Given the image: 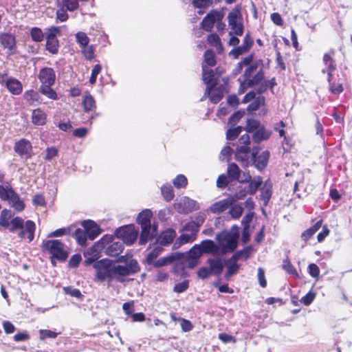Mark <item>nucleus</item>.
I'll return each mask as SVG.
<instances>
[{
    "mask_svg": "<svg viewBox=\"0 0 352 352\" xmlns=\"http://www.w3.org/2000/svg\"><path fill=\"white\" fill-rule=\"evenodd\" d=\"M38 333L41 340H45L47 338L54 339L60 333V332H55L50 329H40Z\"/></svg>",
    "mask_w": 352,
    "mask_h": 352,
    "instance_id": "nucleus-53",
    "label": "nucleus"
},
{
    "mask_svg": "<svg viewBox=\"0 0 352 352\" xmlns=\"http://www.w3.org/2000/svg\"><path fill=\"white\" fill-rule=\"evenodd\" d=\"M176 236V232L171 228H168L162 232L159 236V243L162 245L170 244Z\"/></svg>",
    "mask_w": 352,
    "mask_h": 352,
    "instance_id": "nucleus-30",
    "label": "nucleus"
},
{
    "mask_svg": "<svg viewBox=\"0 0 352 352\" xmlns=\"http://www.w3.org/2000/svg\"><path fill=\"white\" fill-rule=\"evenodd\" d=\"M243 127L239 126L234 128L228 129L226 131V138L228 140H234L243 131Z\"/></svg>",
    "mask_w": 352,
    "mask_h": 352,
    "instance_id": "nucleus-52",
    "label": "nucleus"
},
{
    "mask_svg": "<svg viewBox=\"0 0 352 352\" xmlns=\"http://www.w3.org/2000/svg\"><path fill=\"white\" fill-rule=\"evenodd\" d=\"M322 220L320 219L309 228L305 230L300 236L301 239L305 243L307 242L322 227Z\"/></svg>",
    "mask_w": 352,
    "mask_h": 352,
    "instance_id": "nucleus-33",
    "label": "nucleus"
},
{
    "mask_svg": "<svg viewBox=\"0 0 352 352\" xmlns=\"http://www.w3.org/2000/svg\"><path fill=\"white\" fill-rule=\"evenodd\" d=\"M265 104V97L262 96H259L257 98H254V100L249 104L247 107V110L250 112L256 111L261 106L264 105Z\"/></svg>",
    "mask_w": 352,
    "mask_h": 352,
    "instance_id": "nucleus-48",
    "label": "nucleus"
},
{
    "mask_svg": "<svg viewBox=\"0 0 352 352\" xmlns=\"http://www.w3.org/2000/svg\"><path fill=\"white\" fill-rule=\"evenodd\" d=\"M53 85H41L39 91L41 94L52 100H57L58 95L56 92L51 87Z\"/></svg>",
    "mask_w": 352,
    "mask_h": 352,
    "instance_id": "nucleus-42",
    "label": "nucleus"
},
{
    "mask_svg": "<svg viewBox=\"0 0 352 352\" xmlns=\"http://www.w3.org/2000/svg\"><path fill=\"white\" fill-rule=\"evenodd\" d=\"M173 183L177 188H186L188 185V179L185 175L180 174L176 176Z\"/></svg>",
    "mask_w": 352,
    "mask_h": 352,
    "instance_id": "nucleus-55",
    "label": "nucleus"
},
{
    "mask_svg": "<svg viewBox=\"0 0 352 352\" xmlns=\"http://www.w3.org/2000/svg\"><path fill=\"white\" fill-rule=\"evenodd\" d=\"M254 54H251L242 58L240 63L243 65L248 66L243 73V80L241 82L239 94L244 93L245 90L253 87L259 84L265 78L263 69V61L258 59L252 63Z\"/></svg>",
    "mask_w": 352,
    "mask_h": 352,
    "instance_id": "nucleus-2",
    "label": "nucleus"
},
{
    "mask_svg": "<svg viewBox=\"0 0 352 352\" xmlns=\"http://www.w3.org/2000/svg\"><path fill=\"white\" fill-rule=\"evenodd\" d=\"M223 14L217 10H210L202 19L201 28L206 32L212 31L216 21H221Z\"/></svg>",
    "mask_w": 352,
    "mask_h": 352,
    "instance_id": "nucleus-14",
    "label": "nucleus"
},
{
    "mask_svg": "<svg viewBox=\"0 0 352 352\" xmlns=\"http://www.w3.org/2000/svg\"><path fill=\"white\" fill-rule=\"evenodd\" d=\"M283 269L287 272L288 274L294 276L295 277H298V273L296 270L295 267L293 265L292 262L289 258H285L283 261Z\"/></svg>",
    "mask_w": 352,
    "mask_h": 352,
    "instance_id": "nucleus-50",
    "label": "nucleus"
},
{
    "mask_svg": "<svg viewBox=\"0 0 352 352\" xmlns=\"http://www.w3.org/2000/svg\"><path fill=\"white\" fill-rule=\"evenodd\" d=\"M41 249L43 252H47L51 255V263L56 265L54 260L65 262L68 256L69 252L65 245L58 239H50L43 241L41 244Z\"/></svg>",
    "mask_w": 352,
    "mask_h": 352,
    "instance_id": "nucleus-3",
    "label": "nucleus"
},
{
    "mask_svg": "<svg viewBox=\"0 0 352 352\" xmlns=\"http://www.w3.org/2000/svg\"><path fill=\"white\" fill-rule=\"evenodd\" d=\"M124 246L120 242H113L107 248V253L111 256H116L122 252Z\"/></svg>",
    "mask_w": 352,
    "mask_h": 352,
    "instance_id": "nucleus-38",
    "label": "nucleus"
},
{
    "mask_svg": "<svg viewBox=\"0 0 352 352\" xmlns=\"http://www.w3.org/2000/svg\"><path fill=\"white\" fill-rule=\"evenodd\" d=\"M250 138L248 133L243 135L239 139V145L235 152V159L241 163L243 167H248L250 165V160L255 158V153L251 152Z\"/></svg>",
    "mask_w": 352,
    "mask_h": 352,
    "instance_id": "nucleus-5",
    "label": "nucleus"
},
{
    "mask_svg": "<svg viewBox=\"0 0 352 352\" xmlns=\"http://www.w3.org/2000/svg\"><path fill=\"white\" fill-rule=\"evenodd\" d=\"M74 236L77 241V243L80 246H85L87 240L88 239L86 232L80 228H77L74 234Z\"/></svg>",
    "mask_w": 352,
    "mask_h": 352,
    "instance_id": "nucleus-47",
    "label": "nucleus"
},
{
    "mask_svg": "<svg viewBox=\"0 0 352 352\" xmlns=\"http://www.w3.org/2000/svg\"><path fill=\"white\" fill-rule=\"evenodd\" d=\"M75 38L76 43L79 45L80 48L86 47L87 45H89L90 39L85 32H78L75 34Z\"/></svg>",
    "mask_w": 352,
    "mask_h": 352,
    "instance_id": "nucleus-49",
    "label": "nucleus"
},
{
    "mask_svg": "<svg viewBox=\"0 0 352 352\" xmlns=\"http://www.w3.org/2000/svg\"><path fill=\"white\" fill-rule=\"evenodd\" d=\"M228 25L231 29L229 34H232L236 36H241L244 32L243 24V16L241 14V8L236 6L228 15Z\"/></svg>",
    "mask_w": 352,
    "mask_h": 352,
    "instance_id": "nucleus-8",
    "label": "nucleus"
},
{
    "mask_svg": "<svg viewBox=\"0 0 352 352\" xmlns=\"http://www.w3.org/2000/svg\"><path fill=\"white\" fill-rule=\"evenodd\" d=\"M19 230V237L22 240H27L28 243L32 242L34 239L36 224L32 220H24L20 217H16L11 220V227L9 228L10 232H14Z\"/></svg>",
    "mask_w": 352,
    "mask_h": 352,
    "instance_id": "nucleus-4",
    "label": "nucleus"
},
{
    "mask_svg": "<svg viewBox=\"0 0 352 352\" xmlns=\"http://www.w3.org/2000/svg\"><path fill=\"white\" fill-rule=\"evenodd\" d=\"M98 243L99 242L95 243L90 248L84 252V263L85 265H89L98 261L100 253V250H98Z\"/></svg>",
    "mask_w": 352,
    "mask_h": 352,
    "instance_id": "nucleus-22",
    "label": "nucleus"
},
{
    "mask_svg": "<svg viewBox=\"0 0 352 352\" xmlns=\"http://www.w3.org/2000/svg\"><path fill=\"white\" fill-rule=\"evenodd\" d=\"M273 192V185L270 179H267L261 188V199L263 201L264 204L267 205L270 201Z\"/></svg>",
    "mask_w": 352,
    "mask_h": 352,
    "instance_id": "nucleus-26",
    "label": "nucleus"
},
{
    "mask_svg": "<svg viewBox=\"0 0 352 352\" xmlns=\"http://www.w3.org/2000/svg\"><path fill=\"white\" fill-rule=\"evenodd\" d=\"M41 85H54L56 80V74L51 67L42 68L38 74Z\"/></svg>",
    "mask_w": 352,
    "mask_h": 352,
    "instance_id": "nucleus-21",
    "label": "nucleus"
},
{
    "mask_svg": "<svg viewBox=\"0 0 352 352\" xmlns=\"http://www.w3.org/2000/svg\"><path fill=\"white\" fill-rule=\"evenodd\" d=\"M7 75L5 74H0V84L4 85L8 90L13 95H19L22 93L23 85L21 82L14 78H10L5 80L4 77Z\"/></svg>",
    "mask_w": 352,
    "mask_h": 352,
    "instance_id": "nucleus-16",
    "label": "nucleus"
},
{
    "mask_svg": "<svg viewBox=\"0 0 352 352\" xmlns=\"http://www.w3.org/2000/svg\"><path fill=\"white\" fill-rule=\"evenodd\" d=\"M0 199L3 201H8L9 204L19 212L25 208V204L9 184L6 186L0 185Z\"/></svg>",
    "mask_w": 352,
    "mask_h": 352,
    "instance_id": "nucleus-7",
    "label": "nucleus"
},
{
    "mask_svg": "<svg viewBox=\"0 0 352 352\" xmlns=\"http://www.w3.org/2000/svg\"><path fill=\"white\" fill-rule=\"evenodd\" d=\"M47 115L41 109L38 108L32 111V122L34 124L42 126L46 122Z\"/></svg>",
    "mask_w": 352,
    "mask_h": 352,
    "instance_id": "nucleus-34",
    "label": "nucleus"
},
{
    "mask_svg": "<svg viewBox=\"0 0 352 352\" xmlns=\"http://www.w3.org/2000/svg\"><path fill=\"white\" fill-rule=\"evenodd\" d=\"M204 219H201L199 222L191 221L186 223L184 228L183 231L185 232L182 234L178 238L180 244H186L193 242L197 236L199 228L204 223Z\"/></svg>",
    "mask_w": 352,
    "mask_h": 352,
    "instance_id": "nucleus-9",
    "label": "nucleus"
},
{
    "mask_svg": "<svg viewBox=\"0 0 352 352\" xmlns=\"http://www.w3.org/2000/svg\"><path fill=\"white\" fill-rule=\"evenodd\" d=\"M162 249L160 247H156L153 249L146 256V260L148 264H153L157 257L161 253Z\"/></svg>",
    "mask_w": 352,
    "mask_h": 352,
    "instance_id": "nucleus-58",
    "label": "nucleus"
},
{
    "mask_svg": "<svg viewBox=\"0 0 352 352\" xmlns=\"http://www.w3.org/2000/svg\"><path fill=\"white\" fill-rule=\"evenodd\" d=\"M243 212V208L239 204H235L231 206L230 209V214L234 219H238L242 215Z\"/></svg>",
    "mask_w": 352,
    "mask_h": 352,
    "instance_id": "nucleus-57",
    "label": "nucleus"
},
{
    "mask_svg": "<svg viewBox=\"0 0 352 352\" xmlns=\"http://www.w3.org/2000/svg\"><path fill=\"white\" fill-rule=\"evenodd\" d=\"M244 114L245 112L241 111L234 112L229 118L228 124L230 126H234L239 122V120L243 118Z\"/></svg>",
    "mask_w": 352,
    "mask_h": 352,
    "instance_id": "nucleus-61",
    "label": "nucleus"
},
{
    "mask_svg": "<svg viewBox=\"0 0 352 352\" xmlns=\"http://www.w3.org/2000/svg\"><path fill=\"white\" fill-rule=\"evenodd\" d=\"M153 217V212L149 209H144L141 211L137 217V223L140 225L141 227L151 226V219Z\"/></svg>",
    "mask_w": 352,
    "mask_h": 352,
    "instance_id": "nucleus-28",
    "label": "nucleus"
},
{
    "mask_svg": "<svg viewBox=\"0 0 352 352\" xmlns=\"http://www.w3.org/2000/svg\"><path fill=\"white\" fill-rule=\"evenodd\" d=\"M82 104L85 112L91 111L96 107V100L90 94H86L83 96Z\"/></svg>",
    "mask_w": 352,
    "mask_h": 352,
    "instance_id": "nucleus-36",
    "label": "nucleus"
},
{
    "mask_svg": "<svg viewBox=\"0 0 352 352\" xmlns=\"http://www.w3.org/2000/svg\"><path fill=\"white\" fill-rule=\"evenodd\" d=\"M269 158L270 152L268 151H265L258 157L255 156V158H252V160L253 161L255 167L258 170H262L267 166Z\"/></svg>",
    "mask_w": 352,
    "mask_h": 352,
    "instance_id": "nucleus-29",
    "label": "nucleus"
},
{
    "mask_svg": "<svg viewBox=\"0 0 352 352\" xmlns=\"http://www.w3.org/2000/svg\"><path fill=\"white\" fill-rule=\"evenodd\" d=\"M138 230L133 224L122 226L116 230V235L126 245H130L135 243L138 236Z\"/></svg>",
    "mask_w": 352,
    "mask_h": 352,
    "instance_id": "nucleus-12",
    "label": "nucleus"
},
{
    "mask_svg": "<svg viewBox=\"0 0 352 352\" xmlns=\"http://www.w3.org/2000/svg\"><path fill=\"white\" fill-rule=\"evenodd\" d=\"M207 42L209 45L215 47L217 50L222 47L221 39L219 35L215 33L210 34L208 36Z\"/></svg>",
    "mask_w": 352,
    "mask_h": 352,
    "instance_id": "nucleus-56",
    "label": "nucleus"
},
{
    "mask_svg": "<svg viewBox=\"0 0 352 352\" xmlns=\"http://www.w3.org/2000/svg\"><path fill=\"white\" fill-rule=\"evenodd\" d=\"M230 206V202L227 199H223L215 202L210 207V210L213 213H220L226 210Z\"/></svg>",
    "mask_w": 352,
    "mask_h": 352,
    "instance_id": "nucleus-39",
    "label": "nucleus"
},
{
    "mask_svg": "<svg viewBox=\"0 0 352 352\" xmlns=\"http://www.w3.org/2000/svg\"><path fill=\"white\" fill-rule=\"evenodd\" d=\"M248 183L249 184L248 192L249 195H253L256 192L258 188L263 184V179L261 176H257L254 179H251V182Z\"/></svg>",
    "mask_w": 352,
    "mask_h": 352,
    "instance_id": "nucleus-41",
    "label": "nucleus"
},
{
    "mask_svg": "<svg viewBox=\"0 0 352 352\" xmlns=\"http://www.w3.org/2000/svg\"><path fill=\"white\" fill-rule=\"evenodd\" d=\"M206 94H208L210 100L214 104L220 102L223 97V88L221 87H214L210 90L206 89Z\"/></svg>",
    "mask_w": 352,
    "mask_h": 352,
    "instance_id": "nucleus-32",
    "label": "nucleus"
},
{
    "mask_svg": "<svg viewBox=\"0 0 352 352\" xmlns=\"http://www.w3.org/2000/svg\"><path fill=\"white\" fill-rule=\"evenodd\" d=\"M0 44L4 49L12 50L16 47V38L10 33H0Z\"/></svg>",
    "mask_w": 352,
    "mask_h": 352,
    "instance_id": "nucleus-25",
    "label": "nucleus"
},
{
    "mask_svg": "<svg viewBox=\"0 0 352 352\" xmlns=\"http://www.w3.org/2000/svg\"><path fill=\"white\" fill-rule=\"evenodd\" d=\"M81 52L84 57L89 60H93L96 56L95 47L93 45H87L86 47H82Z\"/></svg>",
    "mask_w": 352,
    "mask_h": 352,
    "instance_id": "nucleus-51",
    "label": "nucleus"
},
{
    "mask_svg": "<svg viewBox=\"0 0 352 352\" xmlns=\"http://www.w3.org/2000/svg\"><path fill=\"white\" fill-rule=\"evenodd\" d=\"M161 192L164 199L166 201H170L175 197L173 188L170 184L163 185L161 187Z\"/></svg>",
    "mask_w": 352,
    "mask_h": 352,
    "instance_id": "nucleus-45",
    "label": "nucleus"
},
{
    "mask_svg": "<svg viewBox=\"0 0 352 352\" xmlns=\"http://www.w3.org/2000/svg\"><path fill=\"white\" fill-rule=\"evenodd\" d=\"M157 233V226L155 224L151 227H141V232L139 238V244L145 245L148 241L152 240Z\"/></svg>",
    "mask_w": 352,
    "mask_h": 352,
    "instance_id": "nucleus-20",
    "label": "nucleus"
},
{
    "mask_svg": "<svg viewBox=\"0 0 352 352\" xmlns=\"http://www.w3.org/2000/svg\"><path fill=\"white\" fill-rule=\"evenodd\" d=\"M63 4L69 11L73 12L78 8V0H63Z\"/></svg>",
    "mask_w": 352,
    "mask_h": 352,
    "instance_id": "nucleus-62",
    "label": "nucleus"
},
{
    "mask_svg": "<svg viewBox=\"0 0 352 352\" xmlns=\"http://www.w3.org/2000/svg\"><path fill=\"white\" fill-rule=\"evenodd\" d=\"M199 245L202 254H217L219 250V246L210 239L202 241Z\"/></svg>",
    "mask_w": 352,
    "mask_h": 352,
    "instance_id": "nucleus-27",
    "label": "nucleus"
},
{
    "mask_svg": "<svg viewBox=\"0 0 352 352\" xmlns=\"http://www.w3.org/2000/svg\"><path fill=\"white\" fill-rule=\"evenodd\" d=\"M238 261L232 260V256L228 260L227 265V272L226 273V278H229L230 276L236 274L239 270V265L237 264Z\"/></svg>",
    "mask_w": 352,
    "mask_h": 352,
    "instance_id": "nucleus-43",
    "label": "nucleus"
},
{
    "mask_svg": "<svg viewBox=\"0 0 352 352\" xmlns=\"http://www.w3.org/2000/svg\"><path fill=\"white\" fill-rule=\"evenodd\" d=\"M239 238V228L236 225L233 226L231 232L224 236L221 242L222 254L234 252L237 248Z\"/></svg>",
    "mask_w": 352,
    "mask_h": 352,
    "instance_id": "nucleus-10",
    "label": "nucleus"
},
{
    "mask_svg": "<svg viewBox=\"0 0 352 352\" xmlns=\"http://www.w3.org/2000/svg\"><path fill=\"white\" fill-rule=\"evenodd\" d=\"M192 4L195 8H206L213 4V0H192Z\"/></svg>",
    "mask_w": 352,
    "mask_h": 352,
    "instance_id": "nucleus-59",
    "label": "nucleus"
},
{
    "mask_svg": "<svg viewBox=\"0 0 352 352\" xmlns=\"http://www.w3.org/2000/svg\"><path fill=\"white\" fill-rule=\"evenodd\" d=\"M253 43V38L249 33H247L243 38V44L241 46L243 49V51L248 52L252 47Z\"/></svg>",
    "mask_w": 352,
    "mask_h": 352,
    "instance_id": "nucleus-60",
    "label": "nucleus"
},
{
    "mask_svg": "<svg viewBox=\"0 0 352 352\" xmlns=\"http://www.w3.org/2000/svg\"><path fill=\"white\" fill-rule=\"evenodd\" d=\"M202 254L199 245H195L190 248L186 258L187 267L194 268L198 264L199 259Z\"/></svg>",
    "mask_w": 352,
    "mask_h": 352,
    "instance_id": "nucleus-19",
    "label": "nucleus"
},
{
    "mask_svg": "<svg viewBox=\"0 0 352 352\" xmlns=\"http://www.w3.org/2000/svg\"><path fill=\"white\" fill-rule=\"evenodd\" d=\"M316 298V294L313 292H309L305 296L301 298L300 302L306 306L310 305Z\"/></svg>",
    "mask_w": 352,
    "mask_h": 352,
    "instance_id": "nucleus-63",
    "label": "nucleus"
},
{
    "mask_svg": "<svg viewBox=\"0 0 352 352\" xmlns=\"http://www.w3.org/2000/svg\"><path fill=\"white\" fill-rule=\"evenodd\" d=\"M93 267L96 270L95 279L100 282L107 280L109 283L113 280L123 283L126 276L135 274L140 270L135 260H131L126 265H122L116 264L112 260L102 258L95 262Z\"/></svg>",
    "mask_w": 352,
    "mask_h": 352,
    "instance_id": "nucleus-1",
    "label": "nucleus"
},
{
    "mask_svg": "<svg viewBox=\"0 0 352 352\" xmlns=\"http://www.w3.org/2000/svg\"><path fill=\"white\" fill-rule=\"evenodd\" d=\"M14 150L21 157L28 159L32 157V144L29 140L25 138H22L15 142Z\"/></svg>",
    "mask_w": 352,
    "mask_h": 352,
    "instance_id": "nucleus-17",
    "label": "nucleus"
},
{
    "mask_svg": "<svg viewBox=\"0 0 352 352\" xmlns=\"http://www.w3.org/2000/svg\"><path fill=\"white\" fill-rule=\"evenodd\" d=\"M336 50L331 48L323 55L322 62L325 65V69H323L322 72L327 73V76L334 74L337 69V63L334 58Z\"/></svg>",
    "mask_w": 352,
    "mask_h": 352,
    "instance_id": "nucleus-15",
    "label": "nucleus"
},
{
    "mask_svg": "<svg viewBox=\"0 0 352 352\" xmlns=\"http://www.w3.org/2000/svg\"><path fill=\"white\" fill-rule=\"evenodd\" d=\"M60 28L51 26L47 29L45 49L52 54H56L59 50V41L57 36L60 35Z\"/></svg>",
    "mask_w": 352,
    "mask_h": 352,
    "instance_id": "nucleus-11",
    "label": "nucleus"
},
{
    "mask_svg": "<svg viewBox=\"0 0 352 352\" xmlns=\"http://www.w3.org/2000/svg\"><path fill=\"white\" fill-rule=\"evenodd\" d=\"M212 274L219 276L224 267L223 262L220 258H210L206 261Z\"/></svg>",
    "mask_w": 352,
    "mask_h": 352,
    "instance_id": "nucleus-24",
    "label": "nucleus"
},
{
    "mask_svg": "<svg viewBox=\"0 0 352 352\" xmlns=\"http://www.w3.org/2000/svg\"><path fill=\"white\" fill-rule=\"evenodd\" d=\"M23 97L30 105L34 104L35 102L39 104L42 102V99L39 94L33 89L26 91L23 94Z\"/></svg>",
    "mask_w": 352,
    "mask_h": 352,
    "instance_id": "nucleus-37",
    "label": "nucleus"
},
{
    "mask_svg": "<svg viewBox=\"0 0 352 352\" xmlns=\"http://www.w3.org/2000/svg\"><path fill=\"white\" fill-rule=\"evenodd\" d=\"M217 64L216 55L212 50H207L204 54V60L201 63V69L214 67Z\"/></svg>",
    "mask_w": 352,
    "mask_h": 352,
    "instance_id": "nucleus-31",
    "label": "nucleus"
},
{
    "mask_svg": "<svg viewBox=\"0 0 352 352\" xmlns=\"http://www.w3.org/2000/svg\"><path fill=\"white\" fill-rule=\"evenodd\" d=\"M252 250L253 248L251 245L246 246L243 250L236 252L232 255V260L238 261L241 258L246 260L250 256Z\"/></svg>",
    "mask_w": 352,
    "mask_h": 352,
    "instance_id": "nucleus-40",
    "label": "nucleus"
},
{
    "mask_svg": "<svg viewBox=\"0 0 352 352\" xmlns=\"http://www.w3.org/2000/svg\"><path fill=\"white\" fill-rule=\"evenodd\" d=\"M189 287V281L185 280L182 283H179L175 285L173 291L176 293H182L185 292Z\"/></svg>",
    "mask_w": 352,
    "mask_h": 352,
    "instance_id": "nucleus-64",
    "label": "nucleus"
},
{
    "mask_svg": "<svg viewBox=\"0 0 352 352\" xmlns=\"http://www.w3.org/2000/svg\"><path fill=\"white\" fill-rule=\"evenodd\" d=\"M202 79L207 85V89L210 90L217 85L218 78L212 69H202Z\"/></svg>",
    "mask_w": 352,
    "mask_h": 352,
    "instance_id": "nucleus-23",
    "label": "nucleus"
},
{
    "mask_svg": "<svg viewBox=\"0 0 352 352\" xmlns=\"http://www.w3.org/2000/svg\"><path fill=\"white\" fill-rule=\"evenodd\" d=\"M32 40L36 43L42 42L45 38V34L43 30L38 27H33L30 32Z\"/></svg>",
    "mask_w": 352,
    "mask_h": 352,
    "instance_id": "nucleus-46",
    "label": "nucleus"
},
{
    "mask_svg": "<svg viewBox=\"0 0 352 352\" xmlns=\"http://www.w3.org/2000/svg\"><path fill=\"white\" fill-rule=\"evenodd\" d=\"M175 260V256L174 255H170L160 258V259L155 261L153 264L155 267H160L173 263Z\"/></svg>",
    "mask_w": 352,
    "mask_h": 352,
    "instance_id": "nucleus-54",
    "label": "nucleus"
},
{
    "mask_svg": "<svg viewBox=\"0 0 352 352\" xmlns=\"http://www.w3.org/2000/svg\"><path fill=\"white\" fill-rule=\"evenodd\" d=\"M12 217V212L10 210L8 209H3L1 212L0 215V225L5 228H8L11 226V221H10V219Z\"/></svg>",
    "mask_w": 352,
    "mask_h": 352,
    "instance_id": "nucleus-44",
    "label": "nucleus"
},
{
    "mask_svg": "<svg viewBox=\"0 0 352 352\" xmlns=\"http://www.w3.org/2000/svg\"><path fill=\"white\" fill-rule=\"evenodd\" d=\"M81 225L85 229L89 240H94L101 233L100 228L92 220H84L82 221Z\"/></svg>",
    "mask_w": 352,
    "mask_h": 352,
    "instance_id": "nucleus-18",
    "label": "nucleus"
},
{
    "mask_svg": "<svg viewBox=\"0 0 352 352\" xmlns=\"http://www.w3.org/2000/svg\"><path fill=\"white\" fill-rule=\"evenodd\" d=\"M241 173V170L236 164L232 162L228 164L227 168V175L232 181L239 182Z\"/></svg>",
    "mask_w": 352,
    "mask_h": 352,
    "instance_id": "nucleus-35",
    "label": "nucleus"
},
{
    "mask_svg": "<svg viewBox=\"0 0 352 352\" xmlns=\"http://www.w3.org/2000/svg\"><path fill=\"white\" fill-rule=\"evenodd\" d=\"M343 78H339L338 75L331 74L327 77L329 91L335 95H340L344 91V81L346 80V75L342 74Z\"/></svg>",
    "mask_w": 352,
    "mask_h": 352,
    "instance_id": "nucleus-13",
    "label": "nucleus"
},
{
    "mask_svg": "<svg viewBox=\"0 0 352 352\" xmlns=\"http://www.w3.org/2000/svg\"><path fill=\"white\" fill-rule=\"evenodd\" d=\"M244 129L247 133L252 134V140L256 143L267 140L272 133L271 131L266 130L259 120L253 118L247 120Z\"/></svg>",
    "mask_w": 352,
    "mask_h": 352,
    "instance_id": "nucleus-6",
    "label": "nucleus"
}]
</instances>
